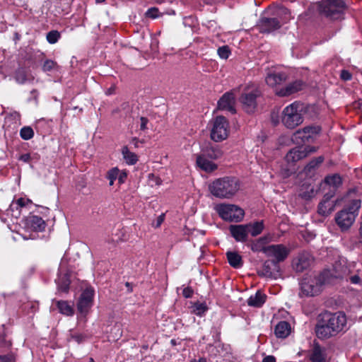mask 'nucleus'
I'll list each match as a JSON object with an SVG mask.
<instances>
[{"label": "nucleus", "mask_w": 362, "mask_h": 362, "mask_svg": "<svg viewBox=\"0 0 362 362\" xmlns=\"http://www.w3.org/2000/svg\"><path fill=\"white\" fill-rule=\"evenodd\" d=\"M20 136L24 140H29L34 136L33 129L30 127H23L20 131Z\"/></svg>", "instance_id": "nucleus-37"}, {"label": "nucleus", "mask_w": 362, "mask_h": 362, "mask_svg": "<svg viewBox=\"0 0 362 362\" xmlns=\"http://www.w3.org/2000/svg\"><path fill=\"white\" fill-rule=\"evenodd\" d=\"M287 78V75L281 71L270 70L267 74L265 81L271 87H275L284 82Z\"/></svg>", "instance_id": "nucleus-20"}, {"label": "nucleus", "mask_w": 362, "mask_h": 362, "mask_svg": "<svg viewBox=\"0 0 362 362\" xmlns=\"http://www.w3.org/2000/svg\"><path fill=\"white\" fill-rule=\"evenodd\" d=\"M310 358L313 362H324L325 361L324 351L319 345L314 346Z\"/></svg>", "instance_id": "nucleus-33"}, {"label": "nucleus", "mask_w": 362, "mask_h": 362, "mask_svg": "<svg viewBox=\"0 0 362 362\" xmlns=\"http://www.w3.org/2000/svg\"><path fill=\"white\" fill-rule=\"evenodd\" d=\"M326 318V322L329 324L332 329L337 334L346 327V316L343 312L326 313L323 314Z\"/></svg>", "instance_id": "nucleus-10"}, {"label": "nucleus", "mask_w": 362, "mask_h": 362, "mask_svg": "<svg viewBox=\"0 0 362 362\" xmlns=\"http://www.w3.org/2000/svg\"><path fill=\"white\" fill-rule=\"evenodd\" d=\"M71 338L74 340H75L76 342L80 343L81 341H83V337L81 334H76V335H72Z\"/></svg>", "instance_id": "nucleus-57"}, {"label": "nucleus", "mask_w": 362, "mask_h": 362, "mask_svg": "<svg viewBox=\"0 0 362 362\" xmlns=\"http://www.w3.org/2000/svg\"><path fill=\"white\" fill-rule=\"evenodd\" d=\"M127 177V173L125 170H119V175L117 177V180L119 184H122L125 182Z\"/></svg>", "instance_id": "nucleus-47"}, {"label": "nucleus", "mask_w": 362, "mask_h": 362, "mask_svg": "<svg viewBox=\"0 0 362 362\" xmlns=\"http://www.w3.org/2000/svg\"><path fill=\"white\" fill-rule=\"evenodd\" d=\"M235 96L233 93H226L218 100V107L222 110H227L231 113L235 112Z\"/></svg>", "instance_id": "nucleus-21"}, {"label": "nucleus", "mask_w": 362, "mask_h": 362, "mask_svg": "<svg viewBox=\"0 0 362 362\" xmlns=\"http://www.w3.org/2000/svg\"><path fill=\"white\" fill-rule=\"evenodd\" d=\"M165 218V214H162L160 216H158L154 223H153V226L155 228H158L160 226V225L164 221Z\"/></svg>", "instance_id": "nucleus-48"}, {"label": "nucleus", "mask_w": 362, "mask_h": 362, "mask_svg": "<svg viewBox=\"0 0 362 362\" xmlns=\"http://www.w3.org/2000/svg\"><path fill=\"white\" fill-rule=\"evenodd\" d=\"M158 9L156 8H151L148 9L146 11V16L151 18H156L158 16Z\"/></svg>", "instance_id": "nucleus-46"}, {"label": "nucleus", "mask_w": 362, "mask_h": 362, "mask_svg": "<svg viewBox=\"0 0 362 362\" xmlns=\"http://www.w3.org/2000/svg\"><path fill=\"white\" fill-rule=\"evenodd\" d=\"M321 128L317 125L306 126L295 132L293 140L297 143L313 141L320 134Z\"/></svg>", "instance_id": "nucleus-9"}, {"label": "nucleus", "mask_w": 362, "mask_h": 362, "mask_svg": "<svg viewBox=\"0 0 362 362\" xmlns=\"http://www.w3.org/2000/svg\"><path fill=\"white\" fill-rule=\"evenodd\" d=\"M57 66V64L55 62L51 59H47L42 65V70L43 71H50L54 69Z\"/></svg>", "instance_id": "nucleus-43"}, {"label": "nucleus", "mask_w": 362, "mask_h": 362, "mask_svg": "<svg viewBox=\"0 0 362 362\" xmlns=\"http://www.w3.org/2000/svg\"><path fill=\"white\" fill-rule=\"evenodd\" d=\"M182 295L187 298H191L193 295V290L190 287H186L182 291Z\"/></svg>", "instance_id": "nucleus-49"}, {"label": "nucleus", "mask_w": 362, "mask_h": 362, "mask_svg": "<svg viewBox=\"0 0 362 362\" xmlns=\"http://www.w3.org/2000/svg\"><path fill=\"white\" fill-rule=\"evenodd\" d=\"M259 274L267 278L277 279L281 276V269L279 263L272 260H267L264 262Z\"/></svg>", "instance_id": "nucleus-16"}, {"label": "nucleus", "mask_w": 362, "mask_h": 362, "mask_svg": "<svg viewBox=\"0 0 362 362\" xmlns=\"http://www.w3.org/2000/svg\"><path fill=\"white\" fill-rule=\"evenodd\" d=\"M199 362H206V359L204 358H199Z\"/></svg>", "instance_id": "nucleus-62"}, {"label": "nucleus", "mask_w": 362, "mask_h": 362, "mask_svg": "<svg viewBox=\"0 0 362 362\" xmlns=\"http://www.w3.org/2000/svg\"><path fill=\"white\" fill-rule=\"evenodd\" d=\"M258 95L259 91L257 89H254L242 95L240 102L246 112H252L255 110L257 106L256 98Z\"/></svg>", "instance_id": "nucleus-18"}, {"label": "nucleus", "mask_w": 362, "mask_h": 362, "mask_svg": "<svg viewBox=\"0 0 362 362\" xmlns=\"http://www.w3.org/2000/svg\"><path fill=\"white\" fill-rule=\"evenodd\" d=\"M259 30L262 33H271L281 27L280 22L276 18H262L259 21Z\"/></svg>", "instance_id": "nucleus-23"}, {"label": "nucleus", "mask_w": 362, "mask_h": 362, "mask_svg": "<svg viewBox=\"0 0 362 362\" xmlns=\"http://www.w3.org/2000/svg\"><path fill=\"white\" fill-rule=\"evenodd\" d=\"M323 161V156H318L311 160L304 168V172L306 174V175L311 176L319 168V166L322 163Z\"/></svg>", "instance_id": "nucleus-30"}, {"label": "nucleus", "mask_w": 362, "mask_h": 362, "mask_svg": "<svg viewBox=\"0 0 362 362\" xmlns=\"http://www.w3.org/2000/svg\"><path fill=\"white\" fill-rule=\"evenodd\" d=\"M228 261L230 265L234 268H240L243 265L241 256L235 252H228L226 253Z\"/></svg>", "instance_id": "nucleus-32"}, {"label": "nucleus", "mask_w": 362, "mask_h": 362, "mask_svg": "<svg viewBox=\"0 0 362 362\" xmlns=\"http://www.w3.org/2000/svg\"><path fill=\"white\" fill-rule=\"evenodd\" d=\"M30 202V199H24V198H20L18 199L17 201H16V204L19 206V207H23L25 206H26L28 203Z\"/></svg>", "instance_id": "nucleus-50"}, {"label": "nucleus", "mask_w": 362, "mask_h": 362, "mask_svg": "<svg viewBox=\"0 0 362 362\" xmlns=\"http://www.w3.org/2000/svg\"><path fill=\"white\" fill-rule=\"evenodd\" d=\"M6 119L13 121L14 122H18L20 121L21 119V115L19 112L16 111H13L11 113H9L6 117Z\"/></svg>", "instance_id": "nucleus-44"}, {"label": "nucleus", "mask_w": 362, "mask_h": 362, "mask_svg": "<svg viewBox=\"0 0 362 362\" xmlns=\"http://www.w3.org/2000/svg\"><path fill=\"white\" fill-rule=\"evenodd\" d=\"M266 296L260 291H257L255 295L251 296L247 300V304L252 307L259 308L265 302Z\"/></svg>", "instance_id": "nucleus-31"}, {"label": "nucleus", "mask_w": 362, "mask_h": 362, "mask_svg": "<svg viewBox=\"0 0 362 362\" xmlns=\"http://www.w3.org/2000/svg\"><path fill=\"white\" fill-rule=\"evenodd\" d=\"M119 175V169L117 168H112L110 170H108L107 174V178L110 181V185L112 186L114 185V182L117 179Z\"/></svg>", "instance_id": "nucleus-39"}, {"label": "nucleus", "mask_w": 362, "mask_h": 362, "mask_svg": "<svg viewBox=\"0 0 362 362\" xmlns=\"http://www.w3.org/2000/svg\"><path fill=\"white\" fill-rule=\"evenodd\" d=\"M332 269L325 270L322 273V276L323 279H327V282L329 281V278H340L342 276V274L345 272V262L344 261H339L336 262L335 264L332 267Z\"/></svg>", "instance_id": "nucleus-19"}, {"label": "nucleus", "mask_w": 362, "mask_h": 362, "mask_svg": "<svg viewBox=\"0 0 362 362\" xmlns=\"http://www.w3.org/2000/svg\"><path fill=\"white\" fill-rule=\"evenodd\" d=\"M122 153L123 158L129 165H134L138 160L137 156L134 153L131 152L127 146L122 148Z\"/></svg>", "instance_id": "nucleus-35"}, {"label": "nucleus", "mask_w": 362, "mask_h": 362, "mask_svg": "<svg viewBox=\"0 0 362 362\" xmlns=\"http://www.w3.org/2000/svg\"><path fill=\"white\" fill-rule=\"evenodd\" d=\"M361 223H360V227H359V233H360V235L361 237L362 238V214H361Z\"/></svg>", "instance_id": "nucleus-60"}, {"label": "nucleus", "mask_w": 362, "mask_h": 362, "mask_svg": "<svg viewBox=\"0 0 362 362\" xmlns=\"http://www.w3.org/2000/svg\"><path fill=\"white\" fill-rule=\"evenodd\" d=\"M342 185V178L339 174H332L327 175L324 181L322 182V185L324 187L326 186L330 188L329 192H334L335 193L336 190Z\"/></svg>", "instance_id": "nucleus-24"}, {"label": "nucleus", "mask_w": 362, "mask_h": 362, "mask_svg": "<svg viewBox=\"0 0 362 362\" xmlns=\"http://www.w3.org/2000/svg\"><path fill=\"white\" fill-rule=\"evenodd\" d=\"M210 137L215 142H221L226 139L229 134V124L223 116H216L209 123Z\"/></svg>", "instance_id": "nucleus-5"}, {"label": "nucleus", "mask_w": 362, "mask_h": 362, "mask_svg": "<svg viewBox=\"0 0 362 362\" xmlns=\"http://www.w3.org/2000/svg\"><path fill=\"white\" fill-rule=\"evenodd\" d=\"M26 224L28 227L36 231H42L45 228V222L41 217L37 216L28 217Z\"/></svg>", "instance_id": "nucleus-27"}, {"label": "nucleus", "mask_w": 362, "mask_h": 362, "mask_svg": "<svg viewBox=\"0 0 362 362\" xmlns=\"http://www.w3.org/2000/svg\"><path fill=\"white\" fill-rule=\"evenodd\" d=\"M56 282L59 291L67 292L70 284L69 274L67 272L63 273L60 271Z\"/></svg>", "instance_id": "nucleus-29"}, {"label": "nucleus", "mask_w": 362, "mask_h": 362, "mask_svg": "<svg viewBox=\"0 0 362 362\" xmlns=\"http://www.w3.org/2000/svg\"><path fill=\"white\" fill-rule=\"evenodd\" d=\"M61 35L57 30H51L47 34L46 38L49 43L54 44L60 38Z\"/></svg>", "instance_id": "nucleus-38"}, {"label": "nucleus", "mask_w": 362, "mask_h": 362, "mask_svg": "<svg viewBox=\"0 0 362 362\" xmlns=\"http://www.w3.org/2000/svg\"><path fill=\"white\" fill-rule=\"evenodd\" d=\"M334 196V192H327L325 194L322 200L318 205V214L327 216H328L334 209L336 203L338 202H334L331 199Z\"/></svg>", "instance_id": "nucleus-17"}, {"label": "nucleus", "mask_w": 362, "mask_h": 362, "mask_svg": "<svg viewBox=\"0 0 362 362\" xmlns=\"http://www.w3.org/2000/svg\"><path fill=\"white\" fill-rule=\"evenodd\" d=\"M196 164L197 167L206 173L213 172L217 168L216 164L210 160L202 152L196 156Z\"/></svg>", "instance_id": "nucleus-22"}, {"label": "nucleus", "mask_w": 362, "mask_h": 362, "mask_svg": "<svg viewBox=\"0 0 362 362\" xmlns=\"http://www.w3.org/2000/svg\"><path fill=\"white\" fill-rule=\"evenodd\" d=\"M325 321L326 318L324 315H322L320 317L315 325V332L316 336L320 339H328L337 335L334 330L332 329L331 325Z\"/></svg>", "instance_id": "nucleus-15"}, {"label": "nucleus", "mask_w": 362, "mask_h": 362, "mask_svg": "<svg viewBox=\"0 0 362 362\" xmlns=\"http://www.w3.org/2000/svg\"><path fill=\"white\" fill-rule=\"evenodd\" d=\"M206 306L204 303H197L192 306V312L199 316H202L206 310Z\"/></svg>", "instance_id": "nucleus-40"}, {"label": "nucleus", "mask_w": 362, "mask_h": 362, "mask_svg": "<svg viewBox=\"0 0 362 362\" xmlns=\"http://www.w3.org/2000/svg\"><path fill=\"white\" fill-rule=\"evenodd\" d=\"M240 183L234 177H223L214 180L209 186L211 194L219 199H230L239 191Z\"/></svg>", "instance_id": "nucleus-1"}, {"label": "nucleus", "mask_w": 362, "mask_h": 362, "mask_svg": "<svg viewBox=\"0 0 362 362\" xmlns=\"http://www.w3.org/2000/svg\"><path fill=\"white\" fill-rule=\"evenodd\" d=\"M345 8L342 0H322L319 8L320 13L333 20L341 18Z\"/></svg>", "instance_id": "nucleus-8"}, {"label": "nucleus", "mask_w": 362, "mask_h": 362, "mask_svg": "<svg viewBox=\"0 0 362 362\" xmlns=\"http://www.w3.org/2000/svg\"><path fill=\"white\" fill-rule=\"evenodd\" d=\"M305 84L301 81H296L279 90L276 94L281 97L288 96L302 90Z\"/></svg>", "instance_id": "nucleus-25"}, {"label": "nucleus", "mask_w": 362, "mask_h": 362, "mask_svg": "<svg viewBox=\"0 0 362 362\" xmlns=\"http://www.w3.org/2000/svg\"><path fill=\"white\" fill-rule=\"evenodd\" d=\"M148 119L144 117L140 118V129L141 130H145L147 127L146 125L148 124Z\"/></svg>", "instance_id": "nucleus-53"}, {"label": "nucleus", "mask_w": 362, "mask_h": 362, "mask_svg": "<svg viewBox=\"0 0 362 362\" xmlns=\"http://www.w3.org/2000/svg\"><path fill=\"white\" fill-rule=\"evenodd\" d=\"M57 308L59 312L65 315L71 316L74 315L73 307L67 302L64 300H59L57 302Z\"/></svg>", "instance_id": "nucleus-34"}, {"label": "nucleus", "mask_w": 362, "mask_h": 362, "mask_svg": "<svg viewBox=\"0 0 362 362\" xmlns=\"http://www.w3.org/2000/svg\"><path fill=\"white\" fill-rule=\"evenodd\" d=\"M139 139H136V138H134V139H132V144H134V146H135V147H138V143H139Z\"/></svg>", "instance_id": "nucleus-59"}, {"label": "nucleus", "mask_w": 362, "mask_h": 362, "mask_svg": "<svg viewBox=\"0 0 362 362\" xmlns=\"http://www.w3.org/2000/svg\"><path fill=\"white\" fill-rule=\"evenodd\" d=\"M327 281L325 278L323 279L322 274L318 277L307 276L303 278L300 283L299 296L304 297L317 295L320 292L322 285Z\"/></svg>", "instance_id": "nucleus-6"}, {"label": "nucleus", "mask_w": 362, "mask_h": 362, "mask_svg": "<svg viewBox=\"0 0 362 362\" xmlns=\"http://www.w3.org/2000/svg\"><path fill=\"white\" fill-rule=\"evenodd\" d=\"M313 261V258L309 252H303L293 258L292 268L296 272L301 273L310 267Z\"/></svg>", "instance_id": "nucleus-14"}, {"label": "nucleus", "mask_w": 362, "mask_h": 362, "mask_svg": "<svg viewBox=\"0 0 362 362\" xmlns=\"http://www.w3.org/2000/svg\"><path fill=\"white\" fill-rule=\"evenodd\" d=\"M217 53L220 58L226 59L228 58L230 51L228 46H222L218 49Z\"/></svg>", "instance_id": "nucleus-42"}, {"label": "nucleus", "mask_w": 362, "mask_h": 362, "mask_svg": "<svg viewBox=\"0 0 362 362\" xmlns=\"http://www.w3.org/2000/svg\"><path fill=\"white\" fill-rule=\"evenodd\" d=\"M281 13H284V14H285V15H287V14H288V16H290V12H289V11H288L287 8H281Z\"/></svg>", "instance_id": "nucleus-58"}, {"label": "nucleus", "mask_w": 362, "mask_h": 362, "mask_svg": "<svg viewBox=\"0 0 362 362\" xmlns=\"http://www.w3.org/2000/svg\"><path fill=\"white\" fill-rule=\"evenodd\" d=\"M290 253V250L283 244L270 245L266 247L265 255L272 258V261L279 263L284 262Z\"/></svg>", "instance_id": "nucleus-11"}, {"label": "nucleus", "mask_w": 362, "mask_h": 362, "mask_svg": "<svg viewBox=\"0 0 362 362\" xmlns=\"http://www.w3.org/2000/svg\"><path fill=\"white\" fill-rule=\"evenodd\" d=\"M305 110L303 104L294 102L286 106L281 114V122L288 129H294L304 122Z\"/></svg>", "instance_id": "nucleus-2"}, {"label": "nucleus", "mask_w": 362, "mask_h": 362, "mask_svg": "<svg viewBox=\"0 0 362 362\" xmlns=\"http://www.w3.org/2000/svg\"><path fill=\"white\" fill-rule=\"evenodd\" d=\"M215 210L224 221L240 222L243 219V209L237 205L231 204H219L215 206Z\"/></svg>", "instance_id": "nucleus-7"}, {"label": "nucleus", "mask_w": 362, "mask_h": 362, "mask_svg": "<svg viewBox=\"0 0 362 362\" xmlns=\"http://www.w3.org/2000/svg\"><path fill=\"white\" fill-rule=\"evenodd\" d=\"M266 238H260L258 240L252 241L250 247L253 252H263L265 254V249L267 246H264L266 243Z\"/></svg>", "instance_id": "nucleus-36"}, {"label": "nucleus", "mask_w": 362, "mask_h": 362, "mask_svg": "<svg viewBox=\"0 0 362 362\" xmlns=\"http://www.w3.org/2000/svg\"><path fill=\"white\" fill-rule=\"evenodd\" d=\"M0 362H14V358L12 356H0Z\"/></svg>", "instance_id": "nucleus-52"}, {"label": "nucleus", "mask_w": 362, "mask_h": 362, "mask_svg": "<svg viewBox=\"0 0 362 362\" xmlns=\"http://www.w3.org/2000/svg\"><path fill=\"white\" fill-rule=\"evenodd\" d=\"M148 180H149V184L153 186L154 184L156 185H160L161 184V180L156 176L155 175L153 174H150L148 175Z\"/></svg>", "instance_id": "nucleus-45"}, {"label": "nucleus", "mask_w": 362, "mask_h": 362, "mask_svg": "<svg viewBox=\"0 0 362 362\" xmlns=\"http://www.w3.org/2000/svg\"><path fill=\"white\" fill-rule=\"evenodd\" d=\"M291 333V325L286 321L279 322L274 328V334L278 338L285 339Z\"/></svg>", "instance_id": "nucleus-26"}, {"label": "nucleus", "mask_w": 362, "mask_h": 362, "mask_svg": "<svg viewBox=\"0 0 362 362\" xmlns=\"http://www.w3.org/2000/svg\"><path fill=\"white\" fill-rule=\"evenodd\" d=\"M105 0H95L96 3L97 4H100V3H103L104 2Z\"/></svg>", "instance_id": "nucleus-63"}, {"label": "nucleus", "mask_w": 362, "mask_h": 362, "mask_svg": "<svg viewBox=\"0 0 362 362\" xmlns=\"http://www.w3.org/2000/svg\"><path fill=\"white\" fill-rule=\"evenodd\" d=\"M94 291L92 288H86L81 293L77 303L78 310L82 317H85L93 305Z\"/></svg>", "instance_id": "nucleus-12"}, {"label": "nucleus", "mask_w": 362, "mask_h": 362, "mask_svg": "<svg viewBox=\"0 0 362 362\" xmlns=\"http://www.w3.org/2000/svg\"><path fill=\"white\" fill-rule=\"evenodd\" d=\"M315 151L316 148L313 146L296 147L287 153L285 159L288 163L293 164Z\"/></svg>", "instance_id": "nucleus-13"}, {"label": "nucleus", "mask_w": 362, "mask_h": 362, "mask_svg": "<svg viewBox=\"0 0 362 362\" xmlns=\"http://www.w3.org/2000/svg\"><path fill=\"white\" fill-rule=\"evenodd\" d=\"M350 281L354 284H358L361 282V279L358 275H354L350 277Z\"/></svg>", "instance_id": "nucleus-55"}, {"label": "nucleus", "mask_w": 362, "mask_h": 362, "mask_svg": "<svg viewBox=\"0 0 362 362\" xmlns=\"http://www.w3.org/2000/svg\"><path fill=\"white\" fill-rule=\"evenodd\" d=\"M361 206V199H353L347 207L335 214V222L341 231H346L351 227L358 214Z\"/></svg>", "instance_id": "nucleus-3"}, {"label": "nucleus", "mask_w": 362, "mask_h": 362, "mask_svg": "<svg viewBox=\"0 0 362 362\" xmlns=\"http://www.w3.org/2000/svg\"><path fill=\"white\" fill-rule=\"evenodd\" d=\"M31 156L30 153H25L20 156L19 160L24 163H28L30 160Z\"/></svg>", "instance_id": "nucleus-54"}, {"label": "nucleus", "mask_w": 362, "mask_h": 362, "mask_svg": "<svg viewBox=\"0 0 362 362\" xmlns=\"http://www.w3.org/2000/svg\"><path fill=\"white\" fill-rule=\"evenodd\" d=\"M16 81L19 83H23L26 81V72L23 69H18L15 74Z\"/></svg>", "instance_id": "nucleus-41"}, {"label": "nucleus", "mask_w": 362, "mask_h": 362, "mask_svg": "<svg viewBox=\"0 0 362 362\" xmlns=\"http://www.w3.org/2000/svg\"><path fill=\"white\" fill-rule=\"evenodd\" d=\"M201 152L211 160H216L223 155V151L218 146H209L202 149Z\"/></svg>", "instance_id": "nucleus-28"}, {"label": "nucleus", "mask_w": 362, "mask_h": 362, "mask_svg": "<svg viewBox=\"0 0 362 362\" xmlns=\"http://www.w3.org/2000/svg\"><path fill=\"white\" fill-rule=\"evenodd\" d=\"M340 76L344 81H349L351 78V74L346 70H342Z\"/></svg>", "instance_id": "nucleus-51"}, {"label": "nucleus", "mask_w": 362, "mask_h": 362, "mask_svg": "<svg viewBox=\"0 0 362 362\" xmlns=\"http://www.w3.org/2000/svg\"><path fill=\"white\" fill-rule=\"evenodd\" d=\"M112 93V90L111 89H109V90H107V95H110V94H111Z\"/></svg>", "instance_id": "nucleus-64"}, {"label": "nucleus", "mask_w": 362, "mask_h": 362, "mask_svg": "<svg viewBox=\"0 0 362 362\" xmlns=\"http://www.w3.org/2000/svg\"><path fill=\"white\" fill-rule=\"evenodd\" d=\"M272 122L274 123V124H277L279 122L278 119H275L274 117H272Z\"/></svg>", "instance_id": "nucleus-61"}, {"label": "nucleus", "mask_w": 362, "mask_h": 362, "mask_svg": "<svg viewBox=\"0 0 362 362\" xmlns=\"http://www.w3.org/2000/svg\"><path fill=\"white\" fill-rule=\"evenodd\" d=\"M262 362H276V358L273 356H267L263 358Z\"/></svg>", "instance_id": "nucleus-56"}, {"label": "nucleus", "mask_w": 362, "mask_h": 362, "mask_svg": "<svg viewBox=\"0 0 362 362\" xmlns=\"http://www.w3.org/2000/svg\"><path fill=\"white\" fill-rule=\"evenodd\" d=\"M264 229L263 221H256L247 224L231 225L229 227L232 237L238 242H245L248 235L255 237L259 235Z\"/></svg>", "instance_id": "nucleus-4"}]
</instances>
